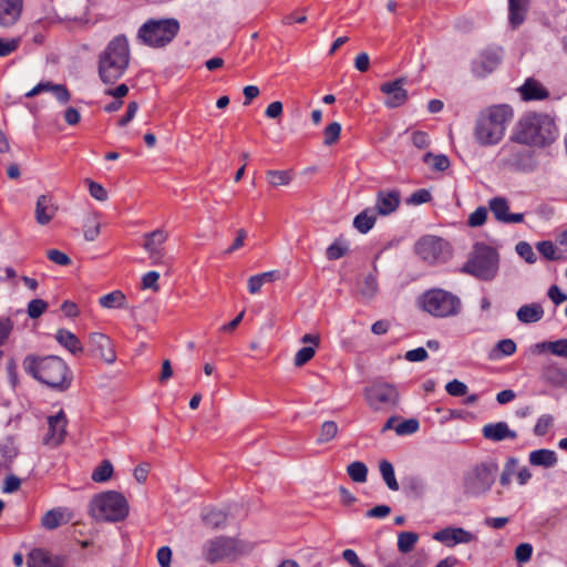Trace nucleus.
I'll list each match as a JSON object with an SVG mask.
<instances>
[{
    "mask_svg": "<svg viewBox=\"0 0 567 567\" xmlns=\"http://www.w3.org/2000/svg\"><path fill=\"white\" fill-rule=\"evenodd\" d=\"M22 367L25 373L55 391L62 392L71 386L70 367L58 355L29 354L23 359Z\"/></svg>",
    "mask_w": 567,
    "mask_h": 567,
    "instance_id": "obj_1",
    "label": "nucleus"
},
{
    "mask_svg": "<svg viewBox=\"0 0 567 567\" xmlns=\"http://www.w3.org/2000/svg\"><path fill=\"white\" fill-rule=\"evenodd\" d=\"M514 117L508 104H495L483 109L476 116L473 136L483 147L498 145L506 135L507 127Z\"/></svg>",
    "mask_w": 567,
    "mask_h": 567,
    "instance_id": "obj_2",
    "label": "nucleus"
},
{
    "mask_svg": "<svg viewBox=\"0 0 567 567\" xmlns=\"http://www.w3.org/2000/svg\"><path fill=\"white\" fill-rule=\"evenodd\" d=\"M131 61V49L125 35H116L99 54L97 73L105 85H113L126 73Z\"/></svg>",
    "mask_w": 567,
    "mask_h": 567,
    "instance_id": "obj_3",
    "label": "nucleus"
},
{
    "mask_svg": "<svg viewBox=\"0 0 567 567\" xmlns=\"http://www.w3.org/2000/svg\"><path fill=\"white\" fill-rule=\"evenodd\" d=\"M556 136V124L548 115L527 113L516 123L512 142L543 147L554 142Z\"/></svg>",
    "mask_w": 567,
    "mask_h": 567,
    "instance_id": "obj_4",
    "label": "nucleus"
},
{
    "mask_svg": "<svg viewBox=\"0 0 567 567\" xmlns=\"http://www.w3.org/2000/svg\"><path fill=\"white\" fill-rule=\"evenodd\" d=\"M128 503L125 496L116 491H107L95 495L90 504V514L101 522H121L128 515Z\"/></svg>",
    "mask_w": 567,
    "mask_h": 567,
    "instance_id": "obj_5",
    "label": "nucleus"
},
{
    "mask_svg": "<svg viewBox=\"0 0 567 567\" xmlns=\"http://www.w3.org/2000/svg\"><path fill=\"white\" fill-rule=\"evenodd\" d=\"M498 252L485 244H475L462 271L481 280H492L498 271Z\"/></svg>",
    "mask_w": 567,
    "mask_h": 567,
    "instance_id": "obj_6",
    "label": "nucleus"
},
{
    "mask_svg": "<svg viewBox=\"0 0 567 567\" xmlns=\"http://www.w3.org/2000/svg\"><path fill=\"white\" fill-rule=\"evenodd\" d=\"M251 549V544L238 537L219 536L204 545L203 555L206 561L216 564L225 559H235L239 555L248 554Z\"/></svg>",
    "mask_w": 567,
    "mask_h": 567,
    "instance_id": "obj_7",
    "label": "nucleus"
},
{
    "mask_svg": "<svg viewBox=\"0 0 567 567\" xmlns=\"http://www.w3.org/2000/svg\"><path fill=\"white\" fill-rule=\"evenodd\" d=\"M179 23L176 19L148 20L138 30V38L148 47L162 48L168 44L178 33Z\"/></svg>",
    "mask_w": 567,
    "mask_h": 567,
    "instance_id": "obj_8",
    "label": "nucleus"
},
{
    "mask_svg": "<svg viewBox=\"0 0 567 567\" xmlns=\"http://www.w3.org/2000/svg\"><path fill=\"white\" fill-rule=\"evenodd\" d=\"M421 307L433 317L446 318L460 312L461 300L443 289H432L422 296Z\"/></svg>",
    "mask_w": 567,
    "mask_h": 567,
    "instance_id": "obj_9",
    "label": "nucleus"
},
{
    "mask_svg": "<svg viewBox=\"0 0 567 567\" xmlns=\"http://www.w3.org/2000/svg\"><path fill=\"white\" fill-rule=\"evenodd\" d=\"M498 465L495 462L482 463L470 471L464 477V493L478 496L491 489L495 482Z\"/></svg>",
    "mask_w": 567,
    "mask_h": 567,
    "instance_id": "obj_10",
    "label": "nucleus"
},
{
    "mask_svg": "<svg viewBox=\"0 0 567 567\" xmlns=\"http://www.w3.org/2000/svg\"><path fill=\"white\" fill-rule=\"evenodd\" d=\"M367 404L374 411H389L396 408L400 401L398 389L386 382H374L363 391Z\"/></svg>",
    "mask_w": 567,
    "mask_h": 567,
    "instance_id": "obj_11",
    "label": "nucleus"
},
{
    "mask_svg": "<svg viewBox=\"0 0 567 567\" xmlns=\"http://www.w3.org/2000/svg\"><path fill=\"white\" fill-rule=\"evenodd\" d=\"M168 238L169 233L164 228H157L153 231L143 234L142 247L152 265L161 266L165 264L166 243Z\"/></svg>",
    "mask_w": 567,
    "mask_h": 567,
    "instance_id": "obj_12",
    "label": "nucleus"
},
{
    "mask_svg": "<svg viewBox=\"0 0 567 567\" xmlns=\"http://www.w3.org/2000/svg\"><path fill=\"white\" fill-rule=\"evenodd\" d=\"M416 255L427 264L445 259L450 254L449 244L437 236H423L414 246Z\"/></svg>",
    "mask_w": 567,
    "mask_h": 567,
    "instance_id": "obj_13",
    "label": "nucleus"
},
{
    "mask_svg": "<svg viewBox=\"0 0 567 567\" xmlns=\"http://www.w3.org/2000/svg\"><path fill=\"white\" fill-rule=\"evenodd\" d=\"M529 161V153L520 150L512 140L498 151V165L506 169H522Z\"/></svg>",
    "mask_w": 567,
    "mask_h": 567,
    "instance_id": "obj_14",
    "label": "nucleus"
},
{
    "mask_svg": "<svg viewBox=\"0 0 567 567\" xmlns=\"http://www.w3.org/2000/svg\"><path fill=\"white\" fill-rule=\"evenodd\" d=\"M90 352L106 364H113L116 361V351L110 337L101 332L89 334Z\"/></svg>",
    "mask_w": 567,
    "mask_h": 567,
    "instance_id": "obj_15",
    "label": "nucleus"
},
{
    "mask_svg": "<svg viewBox=\"0 0 567 567\" xmlns=\"http://www.w3.org/2000/svg\"><path fill=\"white\" fill-rule=\"evenodd\" d=\"M502 50L499 48H487L472 62V72L476 78H485L491 74L501 63Z\"/></svg>",
    "mask_w": 567,
    "mask_h": 567,
    "instance_id": "obj_16",
    "label": "nucleus"
},
{
    "mask_svg": "<svg viewBox=\"0 0 567 567\" xmlns=\"http://www.w3.org/2000/svg\"><path fill=\"white\" fill-rule=\"evenodd\" d=\"M405 79L399 78L394 81L385 82L380 86V91L386 96L384 104L389 109H395L403 105L408 100V91L404 89Z\"/></svg>",
    "mask_w": 567,
    "mask_h": 567,
    "instance_id": "obj_17",
    "label": "nucleus"
},
{
    "mask_svg": "<svg viewBox=\"0 0 567 567\" xmlns=\"http://www.w3.org/2000/svg\"><path fill=\"white\" fill-rule=\"evenodd\" d=\"M66 416L63 411L48 417V432L43 437V443L48 446L55 447L60 445L66 434Z\"/></svg>",
    "mask_w": 567,
    "mask_h": 567,
    "instance_id": "obj_18",
    "label": "nucleus"
},
{
    "mask_svg": "<svg viewBox=\"0 0 567 567\" xmlns=\"http://www.w3.org/2000/svg\"><path fill=\"white\" fill-rule=\"evenodd\" d=\"M433 538L447 547L457 544H468L476 539L475 535L462 527H446L433 535Z\"/></svg>",
    "mask_w": 567,
    "mask_h": 567,
    "instance_id": "obj_19",
    "label": "nucleus"
},
{
    "mask_svg": "<svg viewBox=\"0 0 567 567\" xmlns=\"http://www.w3.org/2000/svg\"><path fill=\"white\" fill-rule=\"evenodd\" d=\"M488 207L495 219L503 224H518L524 220V214L509 213L508 200L504 197H493L488 202Z\"/></svg>",
    "mask_w": 567,
    "mask_h": 567,
    "instance_id": "obj_20",
    "label": "nucleus"
},
{
    "mask_svg": "<svg viewBox=\"0 0 567 567\" xmlns=\"http://www.w3.org/2000/svg\"><path fill=\"white\" fill-rule=\"evenodd\" d=\"M23 0H0V25L11 27L20 18Z\"/></svg>",
    "mask_w": 567,
    "mask_h": 567,
    "instance_id": "obj_21",
    "label": "nucleus"
},
{
    "mask_svg": "<svg viewBox=\"0 0 567 567\" xmlns=\"http://www.w3.org/2000/svg\"><path fill=\"white\" fill-rule=\"evenodd\" d=\"M542 380L551 386L561 388L567 383V370L555 362L542 367Z\"/></svg>",
    "mask_w": 567,
    "mask_h": 567,
    "instance_id": "obj_22",
    "label": "nucleus"
},
{
    "mask_svg": "<svg viewBox=\"0 0 567 567\" xmlns=\"http://www.w3.org/2000/svg\"><path fill=\"white\" fill-rule=\"evenodd\" d=\"M401 203L399 190H381L378 193L375 209L378 214L386 216L395 212Z\"/></svg>",
    "mask_w": 567,
    "mask_h": 567,
    "instance_id": "obj_23",
    "label": "nucleus"
},
{
    "mask_svg": "<svg viewBox=\"0 0 567 567\" xmlns=\"http://www.w3.org/2000/svg\"><path fill=\"white\" fill-rule=\"evenodd\" d=\"M532 0H508V24L518 29L526 20Z\"/></svg>",
    "mask_w": 567,
    "mask_h": 567,
    "instance_id": "obj_24",
    "label": "nucleus"
},
{
    "mask_svg": "<svg viewBox=\"0 0 567 567\" xmlns=\"http://www.w3.org/2000/svg\"><path fill=\"white\" fill-rule=\"evenodd\" d=\"M301 342L305 344H312L303 347L297 351L293 363L296 367H302L309 362L316 354V349L320 344V336L318 333H307L301 338Z\"/></svg>",
    "mask_w": 567,
    "mask_h": 567,
    "instance_id": "obj_25",
    "label": "nucleus"
},
{
    "mask_svg": "<svg viewBox=\"0 0 567 567\" xmlns=\"http://www.w3.org/2000/svg\"><path fill=\"white\" fill-rule=\"evenodd\" d=\"M58 206L52 198L47 195H40L35 204V220L39 225H48L55 216Z\"/></svg>",
    "mask_w": 567,
    "mask_h": 567,
    "instance_id": "obj_26",
    "label": "nucleus"
},
{
    "mask_svg": "<svg viewBox=\"0 0 567 567\" xmlns=\"http://www.w3.org/2000/svg\"><path fill=\"white\" fill-rule=\"evenodd\" d=\"M483 436L493 442H499L506 439L514 440L517 433L509 429L506 422L489 423L482 429Z\"/></svg>",
    "mask_w": 567,
    "mask_h": 567,
    "instance_id": "obj_27",
    "label": "nucleus"
},
{
    "mask_svg": "<svg viewBox=\"0 0 567 567\" xmlns=\"http://www.w3.org/2000/svg\"><path fill=\"white\" fill-rule=\"evenodd\" d=\"M518 91L524 101H539L549 96L548 90L534 79H527Z\"/></svg>",
    "mask_w": 567,
    "mask_h": 567,
    "instance_id": "obj_28",
    "label": "nucleus"
},
{
    "mask_svg": "<svg viewBox=\"0 0 567 567\" xmlns=\"http://www.w3.org/2000/svg\"><path fill=\"white\" fill-rule=\"evenodd\" d=\"M72 513L64 507H58L48 511L41 519V524L45 529H55L56 527L68 524L72 519Z\"/></svg>",
    "mask_w": 567,
    "mask_h": 567,
    "instance_id": "obj_29",
    "label": "nucleus"
},
{
    "mask_svg": "<svg viewBox=\"0 0 567 567\" xmlns=\"http://www.w3.org/2000/svg\"><path fill=\"white\" fill-rule=\"evenodd\" d=\"M55 340L59 344L68 349L73 355L83 352V347L80 339L66 329H59L55 333Z\"/></svg>",
    "mask_w": 567,
    "mask_h": 567,
    "instance_id": "obj_30",
    "label": "nucleus"
},
{
    "mask_svg": "<svg viewBox=\"0 0 567 567\" xmlns=\"http://www.w3.org/2000/svg\"><path fill=\"white\" fill-rule=\"evenodd\" d=\"M529 463L533 466H542L545 468H549L556 465L557 455L554 451L547 449H540L530 452L529 454Z\"/></svg>",
    "mask_w": 567,
    "mask_h": 567,
    "instance_id": "obj_31",
    "label": "nucleus"
},
{
    "mask_svg": "<svg viewBox=\"0 0 567 567\" xmlns=\"http://www.w3.org/2000/svg\"><path fill=\"white\" fill-rule=\"evenodd\" d=\"M517 319L523 323H534L544 316V309L539 303L524 305L517 310Z\"/></svg>",
    "mask_w": 567,
    "mask_h": 567,
    "instance_id": "obj_32",
    "label": "nucleus"
},
{
    "mask_svg": "<svg viewBox=\"0 0 567 567\" xmlns=\"http://www.w3.org/2000/svg\"><path fill=\"white\" fill-rule=\"evenodd\" d=\"M29 567H61L58 559L43 549H34L28 559Z\"/></svg>",
    "mask_w": 567,
    "mask_h": 567,
    "instance_id": "obj_33",
    "label": "nucleus"
},
{
    "mask_svg": "<svg viewBox=\"0 0 567 567\" xmlns=\"http://www.w3.org/2000/svg\"><path fill=\"white\" fill-rule=\"evenodd\" d=\"M101 233V223L97 213H90L84 218L83 235L87 241H94Z\"/></svg>",
    "mask_w": 567,
    "mask_h": 567,
    "instance_id": "obj_34",
    "label": "nucleus"
},
{
    "mask_svg": "<svg viewBox=\"0 0 567 567\" xmlns=\"http://www.w3.org/2000/svg\"><path fill=\"white\" fill-rule=\"evenodd\" d=\"M266 178L267 182L274 187L287 186L293 178V172L290 169H270L266 173Z\"/></svg>",
    "mask_w": 567,
    "mask_h": 567,
    "instance_id": "obj_35",
    "label": "nucleus"
},
{
    "mask_svg": "<svg viewBox=\"0 0 567 567\" xmlns=\"http://www.w3.org/2000/svg\"><path fill=\"white\" fill-rule=\"evenodd\" d=\"M375 215L369 209H365L354 217L353 226L361 234H367L369 230L372 229V227L375 224Z\"/></svg>",
    "mask_w": 567,
    "mask_h": 567,
    "instance_id": "obj_36",
    "label": "nucleus"
},
{
    "mask_svg": "<svg viewBox=\"0 0 567 567\" xmlns=\"http://www.w3.org/2000/svg\"><path fill=\"white\" fill-rule=\"evenodd\" d=\"M202 518L207 526L219 528L225 525L227 515L221 509L208 508L203 513Z\"/></svg>",
    "mask_w": 567,
    "mask_h": 567,
    "instance_id": "obj_37",
    "label": "nucleus"
},
{
    "mask_svg": "<svg viewBox=\"0 0 567 567\" xmlns=\"http://www.w3.org/2000/svg\"><path fill=\"white\" fill-rule=\"evenodd\" d=\"M516 343L512 339H503L498 341L489 353L491 359H499L509 357L516 352Z\"/></svg>",
    "mask_w": 567,
    "mask_h": 567,
    "instance_id": "obj_38",
    "label": "nucleus"
},
{
    "mask_svg": "<svg viewBox=\"0 0 567 567\" xmlns=\"http://www.w3.org/2000/svg\"><path fill=\"white\" fill-rule=\"evenodd\" d=\"M126 297L120 290H114L100 298V305L106 309L123 308L125 306Z\"/></svg>",
    "mask_w": 567,
    "mask_h": 567,
    "instance_id": "obj_39",
    "label": "nucleus"
},
{
    "mask_svg": "<svg viewBox=\"0 0 567 567\" xmlns=\"http://www.w3.org/2000/svg\"><path fill=\"white\" fill-rule=\"evenodd\" d=\"M423 162L435 172H444L450 167V159L443 154L435 155L429 152L424 154Z\"/></svg>",
    "mask_w": 567,
    "mask_h": 567,
    "instance_id": "obj_40",
    "label": "nucleus"
},
{
    "mask_svg": "<svg viewBox=\"0 0 567 567\" xmlns=\"http://www.w3.org/2000/svg\"><path fill=\"white\" fill-rule=\"evenodd\" d=\"M419 540V535L414 532H401L398 535V549L402 554L410 553Z\"/></svg>",
    "mask_w": 567,
    "mask_h": 567,
    "instance_id": "obj_41",
    "label": "nucleus"
},
{
    "mask_svg": "<svg viewBox=\"0 0 567 567\" xmlns=\"http://www.w3.org/2000/svg\"><path fill=\"white\" fill-rule=\"evenodd\" d=\"M379 467H380V473L382 475V478L384 480L386 486L391 491H398L399 484L395 478L394 468H393L392 464L389 461L383 460L380 462Z\"/></svg>",
    "mask_w": 567,
    "mask_h": 567,
    "instance_id": "obj_42",
    "label": "nucleus"
},
{
    "mask_svg": "<svg viewBox=\"0 0 567 567\" xmlns=\"http://www.w3.org/2000/svg\"><path fill=\"white\" fill-rule=\"evenodd\" d=\"M347 473L355 483H364L368 477V467L360 461L352 462L347 467Z\"/></svg>",
    "mask_w": 567,
    "mask_h": 567,
    "instance_id": "obj_43",
    "label": "nucleus"
},
{
    "mask_svg": "<svg viewBox=\"0 0 567 567\" xmlns=\"http://www.w3.org/2000/svg\"><path fill=\"white\" fill-rule=\"evenodd\" d=\"M338 425L334 421H326L321 424L319 435L317 439L318 444H324L332 441L338 434Z\"/></svg>",
    "mask_w": 567,
    "mask_h": 567,
    "instance_id": "obj_44",
    "label": "nucleus"
},
{
    "mask_svg": "<svg viewBox=\"0 0 567 567\" xmlns=\"http://www.w3.org/2000/svg\"><path fill=\"white\" fill-rule=\"evenodd\" d=\"M378 291V281L373 275H368L359 284V292L365 299H371Z\"/></svg>",
    "mask_w": 567,
    "mask_h": 567,
    "instance_id": "obj_45",
    "label": "nucleus"
},
{
    "mask_svg": "<svg viewBox=\"0 0 567 567\" xmlns=\"http://www.w3.org/2000/svg\"><path fill=\"white\" fill-rule=\"evenodd\" d=\"M349 251L348 244L342 239H336L326 250V256L329 260H337L342 258Z\"/></svg>",
    "mask_w": 567,
    "mask_h": 567,
    "instance_id": "obj_46",
    "label": "nucleus"
},
{
    "mask_svg": "<svg viewBox=\"0 0 567 567\" xmlns=\"http://www.w3.org/2000/svg\"><path fill=\"white\" fill-rule=\"evenodd\" d=\"M113 475V465L109 460H104L92 473V480L96 483L109 481Z\"/></svg>",
    "mask_w": 567,
    "mask_h": 567,
    "instance_id": "obj_47",
    "label": "nucleus"
},
{
    "mask_svg": "<svg viewBox=\"0 0 567 567\" xmlns=\"http://www.w3.org/2000/svg\"><path fill=\"white\" fill-rule=\"evenodd\" d=\"M404 489L409 495L421 496L425 491V482L419 476L408 477L404 482Z\"/></svg>",
    "mask_w": 567,
    "mask_h": 567,
    "instance_id": "obj_48",
    "label": "nucleus"
},
{
    "mask_svg": "<svg viewBox=\"0 0 567 567\" xmlns=\"http://www.w3.org/2000/svg\"><path fill=\"white\" fill-rule=\"evenodd\" d=\"M340 134H341L340 123H338V122L330 123L324 128V132H323V135H324L323 144L327 146H331V145L336 144L340 138Z\"/></svg>",
    "mask_w": 567,
    "mask_h": 567,
    "instance_id": "obj_49",
    "label": "nucleus"
},
{
    "mask_svg": "<svg viewBox=\"0 0 567 567\" xmlns=\"http://www.w3.org/2000/svg\"><path fill=\"white\" fill-rule=\"evenodd\" d=\"M487 208L484 206H481L476 208L472 214H470L467 219V225L472 228L481 227L486 223L487 219Z\"/></svg>",
    "mask_w": 567,
    "mask_h": 567,
    "instance_id": "obj_50",
    "label": "nucleus"
},
{
    "mask_svg": "<svg viewBox=\"0 0 567 567\" xmlns=\"http://www.w3.org/2000/svg\"><path fill=\"white\" fill-rule=\"evenodd\" d=\"M48 309V302L42 299H33L28 303L27 312L31 319L42 316Z\"/></svg>",
    "mask_w": 567,
    "mask_h": 567,
    "instance_id": "obj_51",
    "label": "nucleus"
},
{
    "mask_svg": "<svg viewBox=\"0 0 567 567\" xmlns=\"http://www.w3.org/2000/svg\"><path fill=\"white\" fill-rule=\"evenodd\" d=\"M159 274L157 271H148L143 275L142 281H141V288L143 290L151 289L155 292L159 290L158 285Z\"/></svg>",
    "mask_w": 567,
    "mask_h": 567,
    "instance_id": "obj_52",
    "label": "nucleus"
},
{
    "mask_svg": "<svg viewBox=\"0 0 567 567\" xmlns=\"http://www.w3.org/2000/svg\"><path fill=\"white\" fill-rule=\"evenodd\" d=\"M20 43V38H0V56L10 55L19 48Z\"/></svg>",
    "mask_w": 567,
    "mask_h": 567,
    "instance_id": "obj_53",
    "label": "nucleus"
},
{
    "mask_svg": "<svg viewBox=\"0 0 567 567\" xmlns=\"http://www.w3.org/2000/svg\"><path fill=\"white\" fill-rule=\"evenodd\" d=\"M553 422H554V419L551 415H549V414L542 415L535 424L534 433L538 436H543V435L547 434L549 429L553 426Z\"/></svg>",
    "mask_w": 567,
    "mask_h": 567,
    "instance_id": "obj_54",
    "label": "nucleus"
},
{
    "mask_svg": "<svg viewBox=\"0 0 567 567\" xmlns=\"http://www.w3.org/2000/svg\"><path fill=\"white\" fill-rule=\"evenodd\" d=\"M85 182L89 186L90 195L94 199H96L99 202H105L107 199V192L101 184H99L92 179H86Z\"/></svg>",
    "mask_w": 567,
    "mask_h": 567,
    "instance_id": "obj_55",
    "label": "nucleus"
},
{
    "mask_svg": "<svg viewBox=\"0 0 567 567\" xmlns=\"http://www.w3.org/2000/svg\"><path fill=\"white\" fill-rule=\"evenodd\" d=\"M537 250L548 260H557L559 256L556 254L555 245L549 240H544L537 244Z\"/></svg>",
    "mask_w": 567,
    "mask_h": 567,
    "instance_id": "obj_56",
    "label": "nucleus"
},
{
    "mask_svg": "<svg viewBox=\"0 0 567 567\" xmlns=\"http://www.w3.org/2000/svg\"><path fill=\"white\" fill-rule=\"evenodd\" d=\"M516 252L528 264H534L536 261L533 247L526 241H519L516 245Z\"/></svg>",
    "mask_w": 567,
    "mask_h": 567,
    "instance_id": "obj_57",
    "label": "nucleus"
},
{
    "mask_svg": "<svg viewBox=\"0 0 567 567\" xmlns=\"http://www.w3.org/2000/svg\"><path fill=\"white\" fill-rule=\"evenodd\" d=\"M419 430V421L416 419H409L396 425L395 432L398 435L413 434Z\"/></svg>",
    "mask_w": 567,
    "mask_h": 567,
    "instance_id": "obj_58",
    "label": "nucleus"
},
{
    "mask_svg": "<svg viewBox=\"0 0 567 567\" xmlns=\"http://www.w3.org/2000/svg\"><path fill=\"white\" fill-rule=\"evenodd\" d=\"M445 390L452 396H463L467 393V385L454 379L445 385Z\"/></svg>",
    "mask_w": 567,
    "mask_h": 567,
    "instance_id": "obj_59",
    "label": "nucleus"
},
{
    "mask_svg": "<svg viewBox=\"0 0 567 567\" xmlns=\"http://www.w3.org/2000/svg\"><path fill=\"white\" fill-rule=\"evenodd\" d=\"M533 547L528 543L519 544L515 549V558L518 563H526L530 559Z\"/></svg>",
    "mask_w": 567,
    "mask_h": 567,
    "instance_id": "obj_60",
    "label": "nucleus"
},
{
    "mask_svg": "<svg viewBox=\"0 0 567 567\" xmlns=\"http://www.w3.org/2000/svg\"><path fill=\"white\" fill-rule=\"evenodd\" d=\"M47 256L52 262L60 265V266H68L71 264L70 257L66 254H64L63 251L58 250V249L48 250Z\"/></svg>",
    "mask_w": 567,
    "mask_h": 567,
    "instance_id": "obj_61",
    "label": "nucleus"
},
{
    "mask_svg": "<svg viewBox=\"0 0 567 567\" xmlns=\"http://www.w3.org/2000/svg\"><path fill=\"white\" fill-rule=\"evenodd\" d=\"M172 549L168 546H163L157 550L156 558L161 567H171Z\"/></svg>",
    "mask_w": 567,
    "mask_h": 567,
    "instance_id": "obj_62",
    "label": "nucleus"
},
{
    "mask_svg": "<svg viewBox=\"0 0 567 567\" xmlns=\"http://www.w3.org/2000/svg\"><path fill=\"white\" fill-rule=\"evenodd\" d=\"M431 198V193L427 189L423 188L414 192L409 198L408 203L412 205H421L424 203H429Z\"/></svg>",
    "mask_w": 567,
    "mask_h": 567,
    "instance_id": "obj_63",
    "label": "nucleus"
},
{
    "mask_svg": "<svg viewBox=\"0 0 567 567\" xmlns=\"http://www.w3.org/2000/svg\"><path fill=\"white\" fill-rule=\"evenodd\" d=\"M551 354L567 359V339L553 341Z\"/></svg>",
    "mask_w": 567,
    "mask_h": 567,
    "instance_id": "obj_64",
    "label": "nucleus"
}]
</instances>
